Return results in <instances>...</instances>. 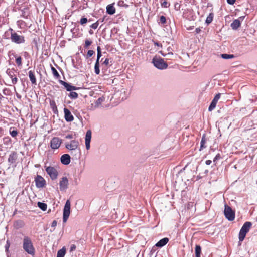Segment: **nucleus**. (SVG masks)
Wrapping results in <instances>:
<instances>
[{
	"mask_svg": "<svg viewBox=\"0 0 257 257\" xmlns=\"http://www.w3.org/2000/svg\"><path fill=\"white\" fill-rule=\"evenodd\" d=\"M23 248L28 254L32 255L35 254V249L31 238L27 236H24L23 238Z\"/></svg>",
	"mask_w": 257,
	"mask_h": 257,
	"instance_id": "f257e3e1",
	"label": "nucleus"
},
{
	"mask_svg": "<svg viewBox=\"0 0 257 257\" xmlns=\"http://www.w3.org/2000/svg\"><path fill=\"white\" fill-rule=\"evenodd\" d=\"M251 225L252 223L248 221L245 222L243 225L239 233V240L240 241H242L244 240L246 233L249 231Z\"/></svg>",
	"mask_w": 257,
	"mask_h": 257,
	"instance_id": "f03ea898",
	"label": "nucleus"
},
{
	"mask_svg": "<svg viewBox=\"0 0 257 257\" xmlns=\"http://www.w3.org/2000/svg\"><path fill=\"white\" fill-rule=\"evenodd\" d=\"M152 63L154 66L159 69H164L167 68L168 64L161 57H155L152 59Z\"/></svg>",
	"mask_w": 257,
	"mask_h": 257,
	"instance_id": "7ed1b4c3",
	"label": "nucleus"
},
{
	"mask_svg": "<svg viewBox=\"0 0 257 257\" xmlns=\"http://www.w3.org/2000/svg\"><path fill=\"white\" fill-rule=\"evenodd\" d=\"M11 31V40L13 42L17 44L24 43L25 41L23 36L18 35L12 28L10 29Z\"/></svg>",
	"mask_w": 257,
	"mask_h": 257,
	"instance_id": "20e7f679",
	"label": "nucleus"
},
{
	"mask_svg": "<svg viewBox=\"0 0 257 257\" xmlns=\"http://www.w3.org/2000/svg\"><path fill=\"white\" fill-rule=\"evenodd\" d=\"M70 201L67 200L63 209V221L64 222H66L69 218L70 214Z\"/></svg>",
	"mask_w": 257,
	"mask_h": 257,
	"instance_id": "39448f33",
	"label": "nucleus"
},
{
	"mask_svg": "<svg viewBox=\"0 0 257 257\" xmlns=\"http://www.w3.org/2000/svg\"><path fill=\"white\" fill-rule=\"evenodd\" d=\"M224 215L225 217L229 221H232L235 218L234 212L230 206L226 205L225 206Z\"/></svg>",
	"mask_w": 257,
	"mask_h": 257,
	"instance_id": "423d86ee",
	"label": "nucleus"
},
{
	"mask_svg": "<svg viewBox=\"0 0 257 257\" xmlns=\"http://www.w3.org/2000/svg\"><path fill=\"white\" fill-rule=\"evenodd\" d=\"M46 171L52 180H55L57 178L58 173L54 167L51 166L47 167L46 168Z\"/></svg>",
	"mask_w": 257,
	"mask_h": 257,
	"instance_id": "0eeeda50",
	"label": "nucleus"
},
{
	"mask_svg": "<svg viewBox=\"0 0 257 257\" xmlns=\"http://www.w3.org/2000/svg\"><path fill=\"white\" fill-rule=\"evenodd\" d=\"M7 74L11 78L13 84H16L18 82V79L16 76L17 71L14 69H8L6 71Z\"/></svg>",
	"mask_w": 257,
	"mask_h": 257,
	"instance_id": "6e6552de",
	"label": "nucleus"
},
{
	"mask_svg": "<svg viewBox=\"0 0 257 257\" xmlns=\"http://www.w3.org/2000/svg\"><path fill=\"white\" fill-rule=\"evenodd\" d=\"M69 181L66 177H63L59 181V188L61 191H66L68 188Z\"/></svg>",
	"mask_w": 257,
	"mask_h": 257,
	"instance_id": "1a4fd4ad",
	"label": "nucleus"
},
{
	"mask_svg": "<svg viewBox=\"0 0 257 257\" xmlns=\"http://www.w3.org/2000/svg\"><path fill=\"white\" fill-rule=\"evenodd\" d=\"M36 186L37 188L44 187L46 184V181L41 176L37 175L35 178Z\"/></svg>",
	"mask_w": 257,
	"mask_h": 257,
	"instance_id": "9d476101",
	"label": "nucleus"
},
{
	"mask_svg": "<svg viewBox=\"0 0 257 257\" xmlns=\"http://www.w3.org/2000/svg\"><path fill=\"white\" fill-rule=\"evenodd\" d=\"M62 143L61 140L58 137H54L50 142V146L53 149H57L59 148Z\"/></svg>",
	"mask_w": 257,
	"mask_h": 257,
	"instance_id": "9b49d317",
	"label": "nucleus"
},
{
	"mask_svg": "<svg viewBox=\"0 0 257 257\" xmlns=\"http://www.w3.org/2000/svg\"><path fill=\"white\" fill-rule=\"evenodd\" d=\"M79 145V142L77 140H72L70 143H66L65 147L69 150H76Z\"/></svg>",
	"mask_w": 257,
	"mask_h": 257,
	"instance_id": "f8f14e48",
	"label": "nucleus"
},
{
	"mask_svg": "<svg viewBox=\"0 0 257 257\" xmlns=\"http://www.w3.org/2000/svg\"><path fill=\"white\" fill-rule=\"evenodd\" d=\"M220 95H221L220 93H218L217 94H216L215 95L214 99L212 101L210 106H209L208 110L209 111H211L215 108L216 104H217L218 100L220 98Z\"/></svg>",
	"mask_w": 257,
	"mask_h": 257,
	"instance_id": "ddd939ff",
	"label": "nucleus"
},
{
	"mask_svg": "<svg viewBox=\"0 0 257 257\" xmlns=\"http://www.w3.org/2000/svg\"><path fill=\"white\" fill-rule=\"evenodd\" d=\"M244 16L240 17L237 19L234 20L231 24V28L234 30H236L240 26L241 22L243 20Z\"/></svg>",
	"mask_w": 257,
	"mask_h": 257,
	"instance_id": "4468645a",
	"label": "nucleus"
},
{
	"mask_svg": "<svg viewBox=\"0 0 257 257\" xmlns=\"http://www.w3.org/2000/svg\"><path fill=\"white\" fill-rule=\"evenodd\" d=\"M64 117L66 121L71 122L74 120V117L71 112L67 108L64 109Z\"/></svg>",
	"mask_w": 257,
	"mask_h": 257,
	"instance_id": "2eb2a0df",
	"label": "nucleus"
},
{
	"mask_svg": "<svg viewBox=\"0 0 257 257\" xmlns=\"http://www.w3.org/2000/svg\"><path fill=\"white\" fill-rule=\"evenodd\" d=\"M91 139V132L90 130H88L86 132V136H85V145L87 150H89L90 149V143Z\"/></svg>",
	"mask_w": 257,
	"mask_h": 257,
	"instance_id": "dca6fc26",
	"label": "nucleus"
},
{
	"mask_svg": "<svg viewBox=\"0 0 257 257\" xmlns=\"http://www.w3.org/2000/svg\"><path fill=\"white\" fill-rule=\"evenodd\" d=\"M18 158V155L16 152H12L9 156L8 159V162L10 164H14L15 163Z\"/></svg>",
	"mask_w": 257,
	"mask_h": 257,
	"instance_id": "f3484780",
	"label": "nucleus"
},
{
	"mask_svg": "<svg viewBox=\"0 0 257 257\" xmlns=\"http://www.w3.org/2000/svg\"><path fill=\"white\" fill-rule=\"evenodd\" d=\"M60 83L62 85H63L65 87L66 89L68 91H70L71 90H75L77 89L76 86H72L65 81L61 80L60 81Z\"/></svg>",
	"mask_w": 257,
	"mask_h": 257,
	"instance_id": "a211bd4d",
	"label": "nucleus"
},
{
	"mask_svg": "<svg viewBox=\"0 0 257 257\" xmlns=\"http://www.w3.org/2000/svg\"><path fill=\"white\" fill-rule=\"evenodd\" d=\"M25 226V222L22 220H17L14 222L13 226L16 229L23 228Z\"/></svg>",
	"mask_w": 257,
	"mask_h": 257,
	"instance_id": "6ab92c4d",
	"label": "nucleus"
},
{
	"mask_svg": "<svg viewBox=\"0 0 257 257\" xmlns=\"http://www.w3.org/2000/svg\"><path fill=\"white\" fill-rule=\"evenodd\" d=\"M61 162L63 164L68 165L70 162V157L68 154H64L61 157Z\"/></svg>",
	"mask_w": 257,
	"mask_h": 257,
	"instance_id": "aec40b11",
	"label": "nucleus"
},
{
	"mask_svg": "<svg viewBox=\"0 0 257 257\" xmlns=\"http://www.w3.org/2000/svg\"><path fill=\"white\" fill-rule=\"evenodd\" d=\"M114 3L109 4L106 7V13L109 15H113L115 13L116 10L114 7Z\"/></svg>",
	"mask_w": 257,
	"mask_h": 257,
	"instance_id": "412c9836",
	"label": "nucleus"
},
{
	"mask_svg": "<svg viewBox=\"0 0 257 257\" xmlns=\"http://www.w3.org/2000/svg\"><path fill=\"white\" fill-rule=\"evenodd\" d=\"M169 241L168 238L165 237L164 238L160 240H159L156 244V246L157 247H161L166 245Z\"/></svg>",
	"mask_w": 257,
	"mask_h": 257,
	"instance_id": "4be33fe9",
	"label": "nucleus"
},
{
	"mask_svg": "<svg viewBox=\"0 0 257 257\" xmlns=\"http://www.w3.org/2000/svg\"><path fill=\"white\" fill-rule=\"evenodd\" d=\"M29 77L31 83L33 84H36V78L34 71L32 70L29 71Z\"/></svg>",
	"mask_w": 257,
	"mask_h": 257,
	"instance_id": "5701e85b",
	"label": "nucleus"
},
{
	"mask_svg": "<svg viewBox=\"0 0 257 257\" xmlns=\"http://www.w3.org/2000/svg\"><path fill=\"white\" fill-rule=\"evenodd\" d=\"M160 3L161 6L164 8H169L170 5V2L167 0H160Z\"/></svg>",
	"mask_w": 257,
	"mask_h": 257,
	"instance_id": "b1692460",
	"label": "nucleus"
},
{
	"mask_svg": "<svg viewBox=\"0 0 257 257\" xmlns=\"http://www.w3.org/2000/svg\"><path fill=\"white\" fill-rule=\"evenodd\" d=\"M14 57L16 58V63L18 67L22 65V58L21 56L17 55H14Z\"/></svg>",
	"mask_w": 257,
	"mask_h": 257,
	"instance_id": "393cba45",
	"label": "nucleus"
},
{
	"mask_svg": "<svg viewBox=\"0 0 257 257\" xmlns=\"http://www.w3.org/2000/svg\"><path fill=\"white\" fill-rule=\"evenodd\" d=\"M201 248L200 245H196L195 249V257H200Z\"/></svg>",
	"mask_w": 257,
	"mask_h": 257,
	"instance_id": "a878e982",
	"label": "nucleus"
},
{
	"mask_svg": "<svg viewBox=\"0 0 257 257\" xmlns=\"http://www.w3.org/2000/svg\"><path fill=\"white\" fill-rule=\"evenodd\" d=\"M50 105L54 112L57 111V107L54 100H51L50 101Z\"/></svg>",
	"mask_w": 257,
	"mask_h": 257,
	"instance_id": "bb28decb",
	"label": "nucleus"
},
{
	"mask_svg": "<svg viewBox=\"0 0 257 257\" xmlns=\"http://www.w3.org/2000/svg\"><path fill=\"white\" fill-rule=\"evenodd\" d=\"M51 70L55 78L59 79L60 78V75H59V73L57 72V70L52 66H51Z\"/></svg>",
	"mask_w": 257,
	"mask_h": 257,
	"instance_id": "cd10ccee",
	"label": "nucleus"
},
{
	"mask_svg": "<svg viewBox=\"0 0 257 257\" xmlns=\"http://www.w3.org/2000/svg\"><path fill=\"white\" fill-rule=\"evenodd\" d=\"M213 17H214V14L213 13H210L206 19V21H205L206 23H207V24H209L210 23H211L212 22V21H213Z\"/></svg>",
	"mask_w": 257,
	"mask_h": 257,
	"instance_id": "c85d7f7f",
	"label": "nucleus"
},
{
	"mask_svg": "<svg viewBox=\"0 0 257 257\" xmlns=\"http://www.w3.org/2000/svg\"><path fill=\"white\" fill-rule=\"evenodd\" d=\"M38 206L43 211H46L47 208V205L44 203L38 202Z\"/></svg>",
	"mask_w": 257,
	"mask_h": 257,
	"instance_id": "c756f323",
	"label": "nucleus"
},
{
	"mask_svg": "<svg viewBox=\"0 0 257 257\" xmlns=\"http://www.w3.org/2000/svg\"><path fill=\"white\" fill-rule=\"evenodd\" d=\"M66 253V250L65 249L62 248L61 249L59 250L57 254V257H64Z\"/></svg>",
	"mask_w": 257,
	"mask_h": 257,
	"instance_id": "7c9ffc66",
	"label": "nucleus"
},
{
	"mask_svg": "<svg viewBox=\"0 0 257 257\" xmlns=\"http://www.w3.org/2000/svg\"><path fill=\"white\" fill-rule=\"evenodd\" d=\"M94 70L96 74H99L100 73L99 62H98V60H96V62L95 64Z\"/></svg>",
	"mask_w": 257,
	"mask_h": 257,
	"instance_id": "2f4dec72",
	"label": "nucleus"
},
{
	"mask_svg": "<svg viewBox=\"0 0 257 257\" xmlns=\"http://www.w3.org/2000/svg\"><path fill=\"white\" fill-rule=\"evenodd\" d=\"M206 143V139H205V136L204 135L202 139H201V142H200V150L203 149V148H205L206 147V146H205V144Z\"/></svg>",
	"mask_w": 257,
	"mask_h": 257,
	"instance_id": "473e14b6",
	"label": "nucleus"
},
{
	"mask_svg": "<svg viewBox=\"0 0 257 257\" xmlns=\"http://www.w3.org/2000/svg\"><path fill=\"white\" fill-rule=\"evenodd\" d=\"M221 56L222 58L225 59H232L234 58V56L233 54H221Z\"/></svg>",
	"mask_w": 257,
	"mask_h": 257,
	"instance_id": "72a5a7b5",
	"label": "nucleus"
},
{
	"mask_svg": "<svg viewBox=\"0 0 257 257\" xmlns=\"http://www.w3.org/2000/svg\"><path fill=\"white\" fill-rule=\"evenodd\" d=\"M117 5L120 7H123L125 8H127L128 5L125 4L123 0H119L117 3Z\"/></svg>",
	"mask_w": 257,
	"mask_h": 257,
	"instance_id": "f704fd0d",
	"label": "nucleus"
},
{
	"mask_svg": "<svg viewBox=\"0 0 257 257\" xmlns=\"http://www.w3.org/2000/svg\"><path fill=\"white\" fill-rule=\"evenodd\" d=\"M97 60L98 62H99V59L101 56V48L100 46H98L97 48Z\"/></svg>",
	"mask_w": 257,
	"mask_h": 257,
	"instance_id": "c9c22d12",
	"label": "nucleus"
},
{
	"mask_svg": "<svg viewBox=\"0 0 257 257\" xmlns=\"http://www.w3.org/2000/svg\"><path fill=\"white\" fill-rule=\"evenodd\" d=\"M12 127L10 128V134L13 137H16L18 135V131L17 130H11Z\"/></svg>",
	"mask_w": 257,
	"mask_h": 257,
	"instance_id": "e433bc0d",
	"label": "nucleus"
},
{
	"mask_svg": "<svg viewBox=\"0 0 257 257\" xmlns=\"http://www.w3.org/2000/svg\"><path fill=\"white\" fill-rule=\"evenodd\" d=\"M69 96L71 98H74V99H75V98H77L78 96V94L75 92H71L69 94Z\"/></svg>",
	"mask_w": 257,
	"mask_h": 257,
	"instance_id": "4c0bfd02",
	"label": "nucleus"
},
{
	"mask_svg": "<svg viewBox=\"0 0 257 257\" xmlns=\"http://www.w3.org/2000/svg\"><path fill=\"white\" fill-rule=\"evenodd\" d=\"M88 22V20L86 18L82 17L80 20V23L82 25H84L86 24Z\"/></svg>",
	"mask_w": 257,
	"mask_h": 257,
	"instance_id": "58836bf2",
	"label": "nucleus"
},
{
	"mask_svg": "<svg viewBox=\"0 0 257 257\" xmlns=\"http://www.w3.org/2000/svg\"><path fill=\"white\" fill-rule=\"evenodd\" d=\"M94 54H95V52L93 50H88V51L87 52V53L86 54V58H90Z\"/></svg>",
	"mask_w": 257,
	"mask_h": 257,
	"instance_id": "ea45409f",
	"label": "nucleus"
},
{
	"mask_svg": "<svg viewBox=\"0 0 257 257\" xmlns=\"http://www.w3.org/2000/svg\"><path fill=\"white\" fill-rule=\"evenodd\" d=\"M92 42L89 40H86L85 41V44L84 47L86 48H88L91 44Z\"/></svg>",
	"mask_w": 257,
	"mask_h": 257,
	"instance_id": "a19ab883",
	"label": "nucleus"
},
{
	"mask_svg": "<svg viewBox=\"0 0 257 257\" xmlns=\"http://www.w3.org/2000/svg\"><path fill=\"white\" fill-rule=\"evenodd\" d=\"M10 246V242L9 240H7L6 241V244L5 245V250L6 252H9V249Z\"/></svg>",
	"mask_w": 257,
	"mask_h": 257,
	"instance_id": "79ce46f5",
	"label": "nucleus"
},
{
	"mask_svg": "<svg viewBox=\"0 0 257 257\" xmlns=\"http://www.w3.org/2000/svg\"><path fill=\"white\" fill-rule=\"evenodd\" d=\"M99 23L98 21H97L96 22L92 24L91 25H90V27L92 29H96L98 26Z\"/></svg>",
	"mask_w": 257,
	"mask_h": 257,
	"instance_id": "37998d69",
	"label": "nucleus"
},
{
	"mask_svg": "<svg viewBox=\"0 0 257 257\" xmlns=\"http://www.w3.org/2000/svg\"><path fill=\"white\" fill-rule=\"evenodd\" d=\"M166 22V18L164 16H161L160 18V23L164 24Z\"/></svg>",
	"mask_w": 257,
	"mask_h": 257,
	"instance_id": "c03bdc74",
	"label": "nucleus"
},
{
	"mask_svg": "<svg viewBox=\"0 0 257 257\" xmlns=\"http://www.w3.org/2000/svg\"><path fill=\"white\" fill-rule=\"evenodd\" d=\"M221 158L220 155L219 154H217L216 156L214 157L213 159V162H216L218 159H220Z\"/></svg>",
	"mask_w": 257,
	"mask_h": 257,
	"instance_id": "a18cd8bd",
	"label": "nucleus"
},
{
	"mask_svg": "<svg viewBox=\"0 0 257 257\" xmlns=\"http://www.w3.org/2000/svg\"><path fill=\"white\" fill-rule=\"evenodd\" d=\"M153 42L155 46H157L160 47H162V45L161 43H159V42L156 41H154Z\"/></svg>",
	"mask_w": 257,
	"mask_h": 257,
	"instance_id": "49530a36",
	"label": "nucleus"
},
{
	"mask_svg": "<svg viewBox=\"0 0 257 257\" xmlns=\"http://www.w3.org/2000/svg\"><path fill=\"white\" fill-rule=\"evenodd\" d=\"M65 138L66 139H71L73 138V136L72 134H68L66 136Z\"/></svg>",
	"mask_w": 257,
	"mask_h": 257,
	"instance_id": "de8ad7c7",
	"label": "nucleus"
},
{
	"mask_svg": "<svg viewBox=\"0 0 257 257\" xmlns=\"http://www.w3.org/2000/svg\"><path fill=\"white\" fill-rule=\"evenodd\" d=\"M109 60L108 58H106L103 62V64L105 65H108L109 64Z\"/></svg>",
	"mask_w": 257,
	"mask_h": 257,
	"instance_id": "09e8293b",
	"label": "nucleus"
},
{
	"mask_svg": "<svg viewBox=\"0 0 257 257\" xmlns=\"http://www.w3.org/2000/svg\"><path fill=\"white\" fill-rule=\"evenodd\" d=\"M57 224V222L56 220H54L52 223L51 226L53 227H55L56 226Z\"/></svg>",
	"mask_w": 257,
	"mask_h": 257,
	"instance_id": "8fccbe9b",
	"label": "nucleus"
},
{
	"mask_svg": "<svg viewBox=\"0 0 257 257\" xmlns=\"http://www.w3.org/2000/svg\"><path fill=\"white\" fill-rule=\"evenodd\" d=\"M227 2L228 4L232 5L235 3V0H227Z\"/></svg>",
	"mask_w": 257,
	"mask_h": 257,
	"instance_id": "3c124183",
	"label": "nucleus"
},
{
	"mask_svg": "<svg viewBox=\"0 0 257 257\" xmlns=\"http://www.w3.org/2000/svg\"><path fill=\"white\" fill-rule=\"evenodd\" d=\"M22 17L25 18H27L28 17V15H26V13L25 12H23V13H22Z\"/></svg>",
	"mask_w": 257,
	"mask_h": 257,
	"instance_id": "603ef678",
	"label": "nucleus"
},
{
	"mask_svg": "<svg viewBox=\"0 0 257 257\" xmlns=\"http://www.w3.org/2000/svg\"><path fill=\"white\" fill-rule=\"evenodd\" d=\"M211 163H212V161H211V160H206L205 162L206 164L208 165H210Z\"/></svg>",
	"mask_w": 257,
	"mask_h": 257,
	"instance_id": "864d4df0",
	"label": "nucleus"
},
{
	"mask_svg": "<svg viewBox=\"0 0 257 257\" xmlns=\"http://www.w3.org/2000/svg\"><path fill=\"white\" fill-rule=\"evenodd\" d=\"M201 31V30L199 28H197L195 30V32L196 33H199Z\"/></svg>",
	"mask_w": 257,
	"mask_h": 257,
	"instance_id": "5fc2aeb1",
	"label": "nucleus"
},
{
	"mask_svg": "<svg viewBox=\"0 0 257 257\" xmlns=\"http://www.w3.org/2000/svg\"><path fill=\"white\" fill-rule=\"evenodd\" d=\"M102 101H103V99L102 98H99L97 100V103H101V102Z\"/></svg>",
	"mask_w": 257,
	"mask_h": 257,
	"instance_id": "6e6d98bb",
	"label": "nucleus"
},
{
	"mask_svg": "<svg viewBox=\"0 0 257 257\" xmlns=\"http://www.w3.org/2000/svg\"><path fill=\"white\" fill-rule=\"evenodd\" d=\"M4 132V130L3 128L0 127V135H3Z\"/></svg>",
	"mask_w": 257,
	"mask_h": 257,
	"instance_id": "4d7b16f0",
	"label": "nucleus"
},
{
	"mask_svg": "<svg viewBox=\"0 0 257 257\" xmlns=\"http://www.w3.org/2000/svg\"><path fill=\"white\" fill-rule=\"evenodd\" d=\"M104 19H105V18H103L102 19H100L98 20V21H100V22H103L104 21Z\"/></svg>",
	"mask_w": 257,
	"mask_h": 257,
	"instance_id": "13d9d810",
	"label": "nucleus"
},
{
	"mask_svg": "<svg viewBox=\"0 0 257 257\" xmlns=\"http://www.w3.org/2000/svg\"><path fill=\"white\" fill-rule=\"evenodd\" d=\"M89 33L90 34H93V31L92 30H90L89 31Z\"/></svg>",
	"mask_w": 257,
	"mask_h": 257,
	"instance_id": "bf43d9fd",
	"label": "nucleus"
},
{
	"mask_svg": "<svg viewBox=\"0 0 257 257\" xmlns=\"http://www.w3.org/2000/svg\"><path fill=\"white\" fill-rule=\"evenodd\" d=\"M76 248L75 246L74 245L73 246L71 247V250H72L73 249H75Z\"/></svg>",
	"mask_w": 257,
	"mask_h": 257,
	"instance_id": "052dcab7",
	"label": "nucleus"
},
{
	"mask_svg": "<svg viewBox=\"0 0 257 257\" xmlns=\"http://www.w3.org/2000/svg\"><path fill=\"white\" fill-rule=\"evenodd\" d=\"M6 139L8 140L9 142L11 141V139L9 138H8H8H5L4 139V140H6Z\"/></svg>",
	"mask_w": 257,
	"mask_h": 257,
	"instance_id": "680f3d73",
	"label": "nucleus"
}]
</instances>
